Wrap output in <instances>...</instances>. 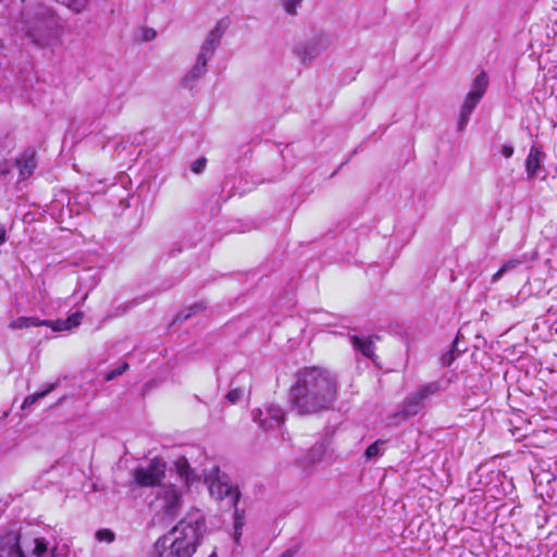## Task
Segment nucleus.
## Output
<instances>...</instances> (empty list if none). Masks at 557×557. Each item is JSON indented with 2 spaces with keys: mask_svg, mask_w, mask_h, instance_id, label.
I'll return each instance as SVG.
<instances>
[{
  "mask_svg": "<svg viewBox=\"0 0 557 557\" xmlns=\"http://www.w3.org/2000/svg\"><path fill=\"white\" fill-rule=\"evenodd\" d=\"M453 359H454L453 351H449L442 357V362L444 366H449L450 362L453 361Z\"/></svg>",
  "mask_w": 557,
  "mask_h": 557,
  "instance_id": "4c0bfd02",
  "label": "nucleus"
},
{
  "mask_svg": "<svg viewBox=\"0 0 557 557\" xmlns=\"http://www.w3.org/2000/svg\"><path fill=\"white\" fill-rule=\"evenodd\" d=\"M301 1L302 0H281V4L287 14L294 15L296 14L297 7L301 3Z\"/></svg>",
  "mask_w": 557,
  "mask_h": 557,
  "instance_id": "393cba45",
  "label": "nucleus"
},
{
  "mask_svg": "<svg viewBox=\"0 0 557 557\" xmlns=\"http://www.w3.org/2000/svg\"><path fill=\"white\" fill-rule=\"evenodd\" d=\"M207 72V64L202 61L196 60L194 66L188 71V73L184 76L183 83L185 86H190L196 81H198L201 76H203Z\"/></svg>",
  "mask_w": 557,
  "mask_h": 557,
  "instance_id": "dca6fc26",
  "label": "nucleus"
},
{
  "mask_svg": "<svg viewBox=\"0 0 557 557\" xmlns=\"http://www.w3.org/2000/svg\"><path fill=\"white\" fill-rule=\"evenodd\" d=\"M209 557H218V555L215 552H213Z\"/></svg>",
  "mask_w": 557,
  "mask_h": 557,
  "instance_id": "a19ab883",
  "label": "nucleus"
},
{
  "mask_svg": "<svg viewBox=\"0 0 557 557\" xmlns=\"http://www.w3.org/2000/svg\"><path fill=\"white\" fill-rule=\"evenodd\" d=\"M55 387L54 384H50L47 388H45L44 391L41 392H37L35 394H32V395H28L23 404H22V409H26V408H29L32 407L38 399L40 398H44L45 396H47L51 391H53V388Z\"/></svg>",
  "mask_w": 557,
  "mask_h": 557,
  "instance_id": "6ab92c4d",
  "label": "nucleus"
},
{
  "mask_svg": "<svg viewBox=\"0 0 557 557\" xmlns=\"http://www.w3.org/2000/svg\"><path fill=\"white\" fill-rule=\"evenodd\" d=\"M83 313L81 311H76L69 315L66 320V325L69 326V331L78 326L82 322Z\"/></svg>",
  "mask_w": 557,
  "mask_h": 557,
  "instance_id": "a878e982",
  "label": "nucleus"
},
{
  "mask_svg": "<svg viewBox=\"0 0 557 557\" xmlns=\"http://www.w3.org/2000/svg\"><path fill=\"white\" fill-rule=\"evenodd\" d=\"M488 86V78L486 73L481 72L478 74L472 83L470 91L467 94L463 103L460 108L458 121H457V129L462 132L469 123L470 116L483 98L486 92Z\"/></svg>",
  "mask_w": 557,
  "mask_h": 557,
  "instance_id": "0eeeda50",
  "label": "nucleus"
},
{
  "mask_svg": "<svg viewBox=\"0 0 557 557\" xmlns=\"http://www.w3.org/2000/svg\"><path fill=\"white\" fill-rule=\"evenodd\" d=\"M334 373L321 367H305L289 388L288 403L298 416H313L333 408L338 396Z\"/></svg>",
  "mask_w": 557,
  "mask_h": 557,
  "instance_id": "f257e3e1",
  "label": "nucleus"
},
{
  "mask_svg": "<svg viewBox=\"0 0 557 557\" xmlns=\"http://www.w3.org/2000/svg\"><path fill=\"white\" fill-rule=\"evenodd\" d=\"M502 153L505 158H510L513 154V147L509 144L503 145Z\"/></svg>",
  "mask_w": 557,
  "mask_h": 557,
  "instance_id": "c9c22d12",
  "label": "nucleus"
},
{
  "mask_svg": "<svg viewBox=\"0 0 557 557\" xmlns=\"http://www.w3.org/2000/svg\"><path fill=\"white\" fill-rule=\"evenodd\" d=\"M48 541L18 532H8L0 537V557H46Z\"/></svg>",
  "mask_w": 557,
  "mask_h": 557,
  "instance_id": "39448f33",
  "label": "nucleus"
},
{
  "mask_svg": "<svg viewBox=\"0 0 557 557\" xmlns=\"http://www.w3.org/2000/svg\"><path fill=\"white\" fill-rule=\"evenodd\" d=\"M442 387L438 382H429L416 391L422 401L425 404L430 398L440 394Z\"/></svg>",
  "mask_w": 557,
  "mask_h": 557,
  "instance_id": "f3484780",
  "label": "nucleus"
},
{
  "mask_svg": "<svg viewBox=\"0 0 557 557\" xmlns=\"http://www.w3.org/2000/svg\"><path fill=\"white\" fill-rule=\"evenodd\" d=\"M95 537L99 542L112 543L115 539V534L110 529H100L96 532Z\"/></svg>",
  "mask_w": 557,
  "mask_h": 557,
  "instance_id": "b1692460",
  "label": "nucleus"
},
{
  "mask_svg": "<svg viewBox=\"0 0 557 557\" xmlns=\"http://www.w3.org/2000/svg\"><path fill=\"white\" fill-rule=\"evenodd\" d=\"M157 33L153 28H147L144 33L145 40H151L156 37Z\"/></svg>",
  "mask_w": 557,
  "mask_h": 557,
  "instance_id": "e433bc0d",
  "label": "nucleus"
},
{
  "mask_svg": "<svg viewBox=\"0 0 557 557\" xmlns=\"http://www.w3.org/2000/svg\"><path fill=\"white\" fill-rule=\"evenodd\" d=\"M234 542L238 545L240 542L242 531L243 527L246 522L245 511L237 508V506L234 507Z\"/></svg>",
  "mask_w": 557,
  "mask_h": 557,
  "instance_id": "a211bd4d",
  "label": "nucleus"
},
{
  "mask_svg": "<svg viewBox=\"0 0 557 557\" xmlns=\"http://www.w3.org/2000/svg\"><path fill=\"white\" fill-rule=\"evenodd\" d=\"M518 264H520V261L519 260H509L508 262H506L505 264H503L502 269L503 271L506 273L512 269H515Z\"/></svg>",
  "mask_w": 557,
  "mask_h": 557,
  "instance_id": "f704fd0d",
  "label": "nucleus"
},
{
  "mask_svg": "<svg viewBox=\"0 0 557 557\" xmlns=\"http://www.w3.org/2000/svg\"><path fill=\"white\" fill-rule=\"evenodd\" d=\"M244 395V389L243 388H238V387H234L232 388L225 396V398L231 403V404H235L237 403Z\"/></svg>",
  "mask_w": 557,
  "mask_h": 557,
  "instance_id": "bb28decb",
  "label": "nucleus"
},
{
  "mask_svg": "<svg viewBox=\"0 0 557 557\" xmlns=\"http://www.w3.org/2000/svg\"><path fill=\"white\" fill-rule=\"evenodd\" d=\"M199 308H200V306H199V305H195V306H193V307L189 309V312H188V313H184V312L178 313V314H177V317H176V321L182 322V321L187 320V319H188V318H190L193 314H195V313H196V310H197V309H199Z\"/></svg>",
  "mask_w": 557,
  "mask_h": 557,
  "instance_id": "72a5a7b5",
  "label": "nucleus"
},
{
  "mask_svg": "<svg viewBox=\"0 0 557 557\" xmlns=\"http://www.w3.org/2000/svg\"><path fill=\"white\" fill-rule=\"evenodd\" d=\"M206 165H207V159L205 157H201V158L196 159L191 163L190 169L194 173L200 174L205 171Z\"/></svg>",
  "mask_w": 557,
  "mask_h": 557,
  "instance_id": "cd10ccee",
  "label": "nucleus"
},
{
  "mask_svg": "<svg viewBox=\"0 0 557 557\" xmlns=\"http://www.w3.org/2000/svg\"><path fill=\"white\" fill-rule=\"evenodd\" d=\"M385 444L384 441L377 440L374 443H372L364 451V458L367 460H371L375 457H379L383 454L382 446Z\"/></svg>",
  "mask_w": 557,
  "mask_h": 557,
  "instance_id": "aec40b11",
  "label": "nucleus"
},
{
  "mask_svg": "<svg viewBox=\"0 0 557 557\" xmlns=\"http://www.w3.org/2000/svg\"><path fill=\"white\" fill-rule=\"evenodd\" d=\"M26 320H27L28 329L29 327L42 326V325H51L52 324L51 320H42V319H39L37 317H26Z\"/></svg>",
  "mask_w": 557,
  "mask_h": 557,
  "instance_id": "c85d7f7f",
  "label": "nucleus"
},
{
  "mask_svg": "<svg viewBox=\"0 0 557 557\" xmlns=\"http://www.w3.org/2000/svg\"><path fill=\"white\" fill-rule=\"evenodd\" d=\"M207 527L199 509L189 510L153 545V557H191L201 544Z\"/></svg>",
  "mask_w": 557,
  "mask_h": 557,
  "instance_id": "f03ea898",
  "label": "nucleus"
},
{
  "mask_svg": "<svg viewBox=\"0 0 557 557\" xmlns=\"http://www.w3.org/2000/svg\"><path fill=\"white\" fill-rule=\"evenodd\" d=\"M296 53L302 62L311 61L317 54L315 50L309 46L297 47Z\"/></svg>",
  "mask_w": 557,
  "mask_h": 557,
  "instance_id": "5701e85b",
  "label": "nucleus"
},
{
  "mask_svg": "<svg viewBox=\"0 0 557 557\" xmlns=\"http://www.w3.org/2000/svg\"><path fill=\"white\" fill-rule=\"evenodd\" d=\"M13 165L18 172V182L28 180L37 168V153L33 148L25 149L13 160Z\"/></svg>",
  "mask_w": 557,
  "mask_h": 557,
  "instance_id": "9d476101",
  "label": "nucleus"
},
{
  "mask_svg": "<svg viewBox=\"0 0 557 557\" xmlns=\"http://www.w3.org/2000/svg\"><path fill=\"white\" fill-rule=\"evenodd\" d=\"M544 161V152L540 146L533 145L530 148L525 160V172L528 180H534L540 175Z\"/></svg>",
  "mask_w": 557,
  "mask_h": 557,
  "instance_id": "f8f14e48",
  "label": "nucleus"
},
{
  "mask_svg": "<svg viewBox=\"0 0 557 557\" xmlns=\"http://www.w3.org/2000/svg\"><path fill=\"white\" fill-rule=\"evenodd\" d=\"M255 421L265 431L280 429L285 421V412L281 407L272 405L264 412L259 410Z\"/></svg>",
  "mask_w": 557,
  "mask_h": 557,
  "instance_id": "9b49d317",
  "label": "nucleus"
},
{
  "mask_svg": "<svg viewBox=\"0 0 557 557\" xmlns=\"http://www.w3.org/2000/svg\"><path fill=\"white\" fill-rule=\"evenodd\" d=\"M350 342L354 348L361 352L364 357L372 358L374 355V345L371 338L354 335L350 337Z\"/></svg>",
  "mask_w": 557,
  "mask_h": 557,
  "instance_id": "2eb2a0df",
  "label": "nucleus"
},
{
  "mask_svg": "<svg viewBox=\"0 0 557 557\" xmlns=\"http://www.w3.org/2000/svg\"><path fill=\"white\" fill-rule=\"evenodd\" d=\"M505 274L503 269L500 268L493 276H492V283H496L500 277Z\"/></svg>",
  "mask_w": 557,
  "mask_h": 557,
  "instance_id": "ea45409f",
  "label": "nucleus"
},
{
  "mask_svg": "<svg viewBox=\"0 0 557 557\" xmlns=\"http://www.w3.org/2000/svg\"><path fill=\"white\" fill-rule=\"evenodd\" d=\"M3 0H0V2H2Z\"/></svg>",
  "mask_w": 557,
  "mask_h": 557,
  "instance_id": "79ce46f5",
  "label": "nucleus"
},
{
  "mask_svg": "<svg viewBox=\"0 0 557 557\" xmlns=\"http://www.w3.org/2000/svg\"><path fill=\"white\" fill-rule=\"evenodd\" d=\"M425 404L419 397V395L414 392L413 394L407 396L403 403V407L399 412L396 413V418L400 417L401 420H406L409 417H413L418 414L423 408Z\"/></svg>",
  "mask_w": 557,
  "mask_h": 557,
  "instance_id": "4468645a",
  "label": "nucleus"
},
{
  "mask_svg": "<svg viewBox=\"0 0 557 557\" xmlns=\"http://www.w3.org/2000/svg\"><path fill=\"white\" fill-rule=\"evenodd\" d=\"M7 242V230L4 225L0 224V246Z\"/></svg>",
  "mask_w": 557,
  "mask_h": 557,
  "instance_id": "58836bf2",
  "label": "nucleus"
},
{
  "mask_svg": "<svg viewBox=\"0 0 557 557\" xmlns=\"http://www.w3.org/2000/svg\"><path fill=\"white\" fill-rule=\"evenodd\" d=\"M71 548L67 544H55L51 549L48 548L46 557H69Z\"/></svg>",
  "mask_w": 557,
  "mask_h": 557,
  "instance_id": "412c9836",
  "label": "nucleus"
},
{
  "mask_svg": "<svg viewBox=\"0 0 557 557\" xmlns=\"http://www.w3.org/2000/svg\"><path fill=\"white\" fill-rule=\"evenodd\" d=\"M48 326L51 327L54 332L69 331L65 319H58L57 321H52V324Z\"/></svg>",
  "mask_w": 557,
  "mask_h": 557,
  "instance_id": "7c9ffc66",
  "label": "nucleus"
},
{
  "mask_svg": "<svg viewBox=\"0 0 557 557\" xmlns=\"http://www.w3.org/2000/svg\"><path fill=\"white\" fill-rule=\"evenodd\" d=\"M228 23L225 20H220L213 29H211L200 47L197 60L208 64V61L213 57L216 48L219 47L222 36Z\"/></svg>",
  "mask_w": 557,
  "mask_h": 557,
  "instance_id": "1a4fd4ad",
  "label": "nucleus"
},
{
  "mask_svg": "<svg viewBox=\"0 0 557 557\" xmlns=\"http://www.w3.org/2000/svg\"><path fill=\"white\" fill-rule=\"evenodd\" d=\"M127 368H128V364L126 362H124L121 367H119L115 370L107 373V375H106L107 381H111L115 376L121 375L123 372L126 371Z\"/></svg>",
  "mask_w": 557,
  "mask_h": 557,
  "instance_id": "473e14b6",
  "label": "nucleus"
},
{
  "mask_svg": "<svg viewBox=\"0 0 557 557\" xmlns=\"http://www.w3.org/2000/svg\"><path fill=\"white\" fill-rule=\"evenodd\" d=\"M9 326L12 330L28 329L26 317H20L11 321Z\"/></svg>",
  "mask_w": 557,
  "mask_h": 557,
  "instance_id": "c756f323",
  "label": "nucleus"
},
{
  "mask_svg": "<svg viewBox=\"0 0 557 557\" xmlns=\"http://www.w3.org/2000/svg\"><path fill=\"white\" fill-rule=\"evenodd\" d=\"M205 482L208 485L210 495L219 500H227L232 507L237 506L240 493L236 486H233L228 475L213 467L205 475Z\"/></svg>",
  "mask_w": 557,
  "mask_h": 557,
  "instance_id": "423d86ee",
  "label": "nucleus"
},
{
  "mask_svg": "<svg viewBox=\"0 0 557 557\" xmlns=\"http://www.w3.org/2000/svg\"><path fill=\"white\" fill-rule=\"evenodd\" d=\"M166 463L161 457L152 458L146 467H138L133 472L134 481L141 487H158L165 478Z\"/></svg>",
  "mask_w": 557,
  "mask_h": 557,
  "instance_id": "6e6552de",
  "label": "nucleus"
},
{
  "mask_svg": "<svg viewBox=\"0 0 557 557\" xmlns=\"http://www.w3.org/2000/svg\"><path fill=\"white\" fill-rule=\"evenodd\" d=\"M326 446L323 442H318L312 445L300 458L299 465L308 470L319 463L324 457Z\"/></svg>",
  "mask_w": 557,
  "mask_h": 557,
  "instance_id": "ddd939ff",
  "label": "nucleus"
},
{
  "mask_svg": "<svg viewBox=\"0 0 557 557\" xmlns=\"http://www.w3.org/2000/svg\"><path fill=\"white\" fill-rule=\"evenodd\" d=\"M15 27L34 45L41 48L52 46L63 33L61 21L55 12L34 1L25 2L16 18Z\"/></svg>",
  "mask_w": 557,
  "mask_h": 557,
  "instance_id": "20e7f679",
  "label": "nucleus"
},
{
  "mask_svg": "<svg viewBox=\"0 0 557 557\" xmlns=\"http://www.w3.org/2000/svg\"><path fill=\"white\" fill-rule=\"evenodd\" d=\"M173 467L174 470H170L168 481L158 485L150 503L156 515L171 520L181 512L184 495L188 493L191 483L197 479V474L186 457L177 458Z\"/></svg>",
  "mask_w": 557,
  "mask_h": 557,
  "instance_id": "7ed1b4c3",
  "label": "nucleus"
},
{
  "mask_svg": "<svg viewBox=\"0 0 557 557\" xmlns=\"http://www.w3.org/2000/svg\"><path fill=\"white\" fill-rule=\"evenodd\" d=\"M13 168V161L4 160L0 162V177H4L7 174L11 173Z\"/></svg>",
  "mask_w": 557,
  "mask_h": 557,
  "instance_id": "2f4dec72",
  "label": "nucleus"
},
{
  "mask_svg": "<svg viewBox=\"0 0 557 557\" xmlns=\"http://www.w3.org/2000/svg\"><path fill=\"white\" fill-rule=\"evenodd\" d=\"M55 1L66 5L69 9H71L72 11H74L76 13L82 12L88 3V0H55Z\"/></svg>",
  "mask_w": 557,
  "mask_h": 557,
  "instance_id": "4be33fe9",
  "label": "nucleus"
}]
</instances>
